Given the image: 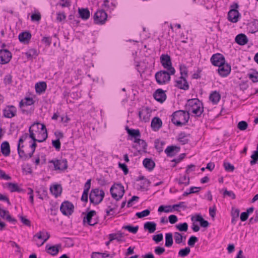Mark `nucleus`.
<instances>
[{
	"mask_svg": "<svg viewBox=\"0 0 258 258\" xmlns=\"http://www.w3.org/2000/svg\"><path fill=\"white\" fill-rule=\"evenodd\" d=\"M42 136V138L41 139H31L32 141H33V143L30 145V147L31 149V151L28 154H26L24 150H23V148L24 146L23 145V143L28 138V133H26L23 134L19 138L17 145V151L19 157L23 160H26L31 158L34 153L35 152L36 148L37 147L36 143H42L45 141L48 137V134L43 133Z\"/></svg>",
	"mask_w": 258,
	"mask_h": 258,
	"instance_id": "1",
	"label": "nucleus"
},
{
	"mask_svg": "<svg viewBox=\"0 0 258 258\" xmlns=\"http://www.w3.org/2000/svg\"><path fill=\"white\" fill-rule=\"evenodd\" d=\"M185 109L187 114L189 115L191 112L197 117H200L204 111L203 103L198 98L188 99L185 105Z\"/></svg>",
	"mask_w": 258,
	"mask_h": 258,
	"instance_id": "2",
	"label": "nucleus"
},
{
	"mask_svg": "<svg viewBox=\"0 0 258 258\" xmlns=\"http://www.w3.org/2000/svg\"><path fill=\"white\" fill-rule=\"evenodd\" d=\"M171 116L172 122L178 126L186 124L189 118V114L186 113L185 110H182L174 112Z\"/></svg>",
	"mask_w": 258,
	"mask_h": 258,
	"instance_id": "3",
	"label": "nucleus"
},
{
	"mask_svg": "<svg viewBox=\"0 0 258 258\" xmlns=\"http://www.w3.org/2000/svg\"><path fill=\"white\" fill-rule=\"evenodd\" d=\"M28 137L31 139L36 138L37 135H40L42 138L43 133L47 134L46 126L43 123L35 122L33 123L29 128Z\"/></svg>",
	"mask_w": 258,
	"mask_h": 258,
	"instance_id": "4",
	"label": "nucleus"
},
{
	"mask_svg": "<svg viewBox=\"0 0 258 258\" xmlns=\"http://www.w3.org/2000/svg\"><path fill=\"white\" fill-rule=\"evenodd\" d=\"M105 192L103 190L98 188H93L89 195L90 202L96 206L99 204L103 200Z\"/></svg>",
	"mask_w": 258,
	"mask_h": 258,
	"instance_id": "5",
	"label": "nucleus"
},
{
	"mask_svg": "<svg viewBox=\"0 0 258 258\" xmlns=\"http://www.w3.org/2000/svg\"><path fill=\"white\" fill-rule=\"evenodd\" d=\"M173 75L174 74H171L170 71L161 70L155 74V78L158 84L165 85L169 83Z\"/></svg>",
	"mask_w": 258,
	"mask_h": 258,
	"instance_id": "6",
	"label": "nucleus"
},
{
	"mask_svg": "<svg viewBox=\"0 0 258 258\" xmlns=\"http://www.w3.org/2000/svg\"><path fill=\"white\" fill-rule=\"evenodd\" d=\"M112 198L116 201L120 200L124 194V186L121 183H114L110 189Z\"/></svg>",
	"mask_w": 258,
	"mask_h": 258,
	"instance_id": "7",
	"label": "nucleus"
},
{
	"mask_svg": "<svg viewBox=\"0 0 258 258\" xmlns=\"http://www.w3.org/2000/svg\"><path fill=\"white\" fill-rule=\"evenodd\" d=\"M160 62L163 67L167 71H170L171 74H175V70L172 67L170 56L166 54H163L160 57Z\"/></svg>",
	"mask_w": 258,
	"mask_h": 258,
	"instance_id": "8",
	"label": "nucleus"
},
{
	"mask_svg": "<svg viewBox=\"0 0 258 258\" xmlns=\"http://www.w3.org/2000/svg\"><path fill=\"white\" fill-rule=\"evenodd\" d=\"M48 163L53 164L55 170L64 171L68 167V161L66 158H61L60 159L55 158L49 160Z\"/></svg>",
	"mask_w": 258,
	"mask_h": 258,
	"instance_id": "9",
	"label": "nucleus"
},
{
	"mask_svg": "<svg viewBox=\"0 0 258 258\" xmlns=\"http://www.w3.org/2000/svg\"><path fill=\"white\" fill-rule=\"evenodd\" d=\"M231 9L228 13V19L232 23H236L238 21L239 18L240 17V14L237 10L239 7L237 3H234L231 6Z\"/></svg>",
	"mask_w": 258,
	"mask_h": 258,
	"instance_id": "10",
	"label": "nucleus"
},
{
	"mask_svg": "<svg viewBox=\"0 0 258 258\" xmlns=\"http://www.w3.org/2000/svg\"><path fill=\"white\" fill-rule=\"evenodd\" d=\"M35 101L31 97H25L24 100H22L19 103V106L22 109L23 113L29 114L33 112L34 107H31L30 109H26L25 107L27 106H31L34 104Z\"/></svg>",
	"mask_w": 258,
	"mask_h": 258,
	"instance_id": "11",
	"label": "nucleus"
},
{
	"mask_svg": "<svg viewBox=\"0 0 258 258\" xmlns=\"http://www.w3.org/2000/svg\"><path fill=\"white\" fill-rule=\"evenodd\" d=\"M93 18L95 24L103 25L107 20V14L105 10L99 9L95 13Z\"/></svg>",
	"mask_w": 258,
	"mask_h": 258,
	"instance_id": "12",
	"label": "nucleus"
},
{
	"mask_svg": "<svg viewBox=\"0 0 258 258\" xmlns=\"http://www.w3.org/2000/svg\"><path fill=\"white\" fill-rule=\"evenodd\" d=\"M74 206L70 201H65L62 202L60 207V211L63 215L69 216L74 212Z\"/></svg>",
	"mask_w": 258,
	"mask_h": 258,
	"instance_id": "13",
	"label": "nucleus"
},
{
	"mask_svg": "<svg viewBox=\"0 0 258 258\" xmlns=\"http://www.w3.org/2000/svg\"><path fill=\"white\" fill-rule=\"evenodd\" d=\"M12 57V53L6 49L0 50V63L5 64L9 63Z\"/></svg>",
	"mask_w": 258,
	"mask_h": 258,
	"instance_id": "14",
	"label": "nucleus"
},
{
	"mask_svg": "<svg viewBox=\"0 0 258 258\" xmlns=\"http://www.w3.org/2000/svg\"><path fill=\"white\" fill-rule=\"evenodd\" d=\"M210 61L213 66L219 67V66L225 62V59L223 54L217 53L212 56Z\"/></svg>",
	"mask_w": 258,
	"mask_h": 258,
	"instance_id": "15",
	"label": "nucleus"
},
{
	"mask_svg": "<svg viewBox=\"0 0 258 258\" xmlns=\"http://www.w3.org/2000/svg\"><path fill=\"white\" fill-rule=\"evenodd\" d=\"M17 114V108L14 105H8L3 110V115L5 117L11 118Z\"/></svg>",
	"mask_w": 258,
	"mask_h": 258,
	"instance_id": "16",
	"label": "nucleus"
},
{
	"mask_svg": "<svg viewBox=\"0 0 258 258\" xmlns=\"http://www.w3.org/2000/svg\"><path fill=\"white\" fill-rule=\"evenodd\" d=\"M231 70V66L225 62L219 66L218 69V73L222 77H226L228 76L230 74Z\"/></svg>",
	"mask_w": 258,
	"mask_h": 258,
	"instance_id": "17",
	"label": "nucleus"
},
{
	"mask_svg": "<svg viewBox=\"0 0 258 258\" xmlns=\"http://www.w3.org/2000/svg\"><path fill=\"white\" fill-rule=\"evenodd\" d=\"M150 109L148 107H143L139 111V117L141 120L145 122L150 120Z\"/></svg>",
	"mask_w": 258,
	"mask_h": 258,
	"instance_id": "18",
	"label": "nucleus"
},
{
	"mask_svg": "<svg viewBox=\"0 0 258 258\" xmlns=\"http://www.w3.org/2000/svg\"><path fill=\"white\" fill-rule=\"evenodd\" d=\"M174 86L176 88L183 90H188L189 89V85L186 78L179 79L175 81Z\"/></svg>",
	"mask_w": 258,
	"mask_h": 258,
	"instance_id": "19",
	"label": "nucleus"
},
{
	"mask_svg": "<svg viewBox=\"0 0 258 258\" xmlns=\"http://www.w3.org/2000/svg\"><path fill=\"white\" fill-rule=\"evenodd\" d=\"M61 247V244H57L55 245H50L47 244L45 246V250L48 254L55 256L57 254Z\"/></svg>",
	"mask_w": 258,
	"mask_h": 258,
	"instance_id": "20",
	"label": "nucleus"
},
{
	"mask_svg": "<svg viewBox=\"0 0 258 258\" xmlns=\"http://www.w3.org/2000/svg\"><path fill=\"white\" fill-rule=\"evenodd\" d=\"M153 96L154 99L161 103L164 102L167 97L165 92L162 89H157L154 92Z\"/></svg>",
	"mask_w": 258,
	"mask_h": 258,
	"instance_id": "21",
	"label": "nucleus"
},
{
	"mask_svg": "<svg viewBox=\"0 0 258 258\" xmlns=\"http://www.w3.org/2000/svg\"><path fill=\"white\" fill-rule=\"evenodd\" d=\"M125 130L128 136L131 138V139H134V141H137L141 136L140 131L139 129L130 128L128 126H125Z\"/></svg>",
	"mask_w": 258,
	"mask_h": 258,
	"instance_id": "22",
	"label": "nucleus"
},
{
	"mask_svg": "<svg viewBox=\"0 0 258 258\" xmlns=\"http://www.w3.org/2000/svg\"><path fill=\"white\" fill-rule=\"evenodd\" d=\"M31 37V34L29 31H25L19 34L18 38L21 42L27 44L30 42Z\"/></svg>",
	"mask_w": 258,
	"mask_h": 258,
	"instance_id": "23",
	"label": "nucleus"
},
{
	"mask_svg": "<svg viewBox=\"0 0 258 258\" xmlns=\"http://www.w3.org/2000/svg\"><path fill=\"white\" fill-rule=\"evenodd\" d=\"M180 150V148L179 147L171 145L168 146L164 152L168 157H172L178 153Z\"/></svg>",
	"mask_w": 258,
	"mask_h": 258,
	"instance_id": "24",
	"label": "nucleus"
},
{
	"mask_svg": "<svg viewBox=\"0 0 258 258\" xmlns=\"http://www.w3.org/2000/svg\"><path fill=\"white\" fill-rule=\"evenodd\" d=\"M0 216L4 219H6L8 222L15 223L17 220L11 217L9 211L4 210L0 207Z\"/></svg>",
	"mask_w": 258,
	"mask_h": 258,
	"instance_id": "25",
	"label": "nucleus"
},
{
	"mask_svg": "<svg viewBox=\"0 0 258 258\" xmlns=\"http://www.w3.org/2000/svg\"><path fill=\"white\" fill-rule=\"evenodd\" d=\"M188 174H179V178H176L175 181L177 182L179 185L183 184L184 186H187L190 183V178Z\"/></svg>",
	"mask_w": 258,
	"mask_h": 258,
	"instance_id": "26",
	"label": "nucleus"
},
{
	"mask_svg": "<svg viewBox=\"0 0 258 258\" xmlns=\"http://www.w3.org/2000/svg\"><path fill=\"white\" fill-rule=\"evenodd\" d=\"M162 121L159 117H154L152 119L151 126L154 131H158L162 127Z\"/></svg>",
	"mask_w": 258,
	"mask_h": 258,
	"instance_id": "27",
	"label": "nucleus"
},
{
	"mask_svg": "<svg viewBox=\"0 0 258 258\" xmlns=\"http://www.w3.org/2000/svg\"><path fill=\"white\" fill-rule=\"evenodd\" d=\"M235 41L239 45H244L247 43L248 39L245 34L240 33L236 36Z\"/></svg>",
	"mask_w": 258,
	"mask_h": 258,
	"instance_id": "28",
	"label": "nucleus"
},
{
	"mask_svg": "<svg viewBox=\"0 0 258 258\" xmlns=\"http://www.w3.org/2000/svg\"><path fill=\"white\" fill-rule=\"evenodd\" d=\"M190 135L185 133V132H181L178 134L177 140L182 145L188 144L189 142Z\"/></svg>",
	"mask_w": 258,
	"mask_h": 258,
	"instance_id": "29",
	"label": "nucleus"
},
{
	"mask_svg": "<svg viewBox=\"0 0 258 258\" xmlns=\"http://www.w3.org/2000/svg\"><path fill=\"white\" fill-rule=\"evenodd\" d=\"M62 188L60 184H56L50 186V191L51 193L57 198L61 194Z\"/></svg>",
	"mask_w": 258,
	"mask_h": 258,
	"instance_id": "30",
	"label": "nucleus"
},
{
	"mask_svg": "<svg viewBox=\"0 0 258 258\" xmlns=\"http://www.w3.org/2000/svg\"><path fill=\"white\" fill-rule=\"evenodd\" d=\"M247 30L248 32L254 34L258 31V20H254L253 21L248 23Z\"/></svg>",
	"mask_w": 258,
	"mask_h": 258,
	"instance_id": "31",
	"label": "nucleus"
},
{
	"mask_svg": "<svg viewBox=\"0 0 258 258\" xmlns=\"http://www.w3.org/2000/svg\"><path fill=\"white\" fill-rule=\"evenodd\" d=\"M78 13L79 17L84 20H88L90 16V13L88 8H79Z\"/></svg>",
	"mask_w": 258,
	"mask_h": 258,
	"instance_id": "32",
	"label": "nucleus"
},
{
	"mask_svg": "<svg viewBox=\"0 0 258 258\" xmlns=\"http://www.w3.org/2000/svg\"><path fill=\"white\" fill-rule=\"evenodd\" d=\"M35 88L36 93L41 94L46 91L47 84L45 82H40L35 84Z\"/></svg>",
	"mask_w": 258,
	"mask_h": 258,
	"instance_id": "33",
	"label": "nucleus"
},
{
	"mask_svg": "<svg viewBox=\"0 0 258 258\" xmlns=\"http://www.w3.org/2000/svg\"><path fill=\"white\" fill-rule=\"evenodd\" d=\"M7 186L11 192H24L25 190L20 187L18 184L16 183L9 182L7 183Z\"/></svg>",
	"mask_w": 258,
	"mask_h": 258,
	"instance_id": "34",
	"label": "nucleus"
},
{
	"mask_svg": "<svg viewBox=\"0 0 258 258\" xmlns=\"http://www.w3.org/2000/svg\"><path fill=\"white\" fill-rule=\"evenodd\" d=\"M1 152L6 157L9 156L11 153L10 146L8 142L5 141L1 144Z\"/></svg>",
	"mask_w": 258,
	"mask_h": 258,
	"instance_id": "35",
	"label": "nucleus"
},
{
	"mask_svg": "<svg viewBox=\"0 0 258 258\" xmlns=\"http://www.w3.org/2000/svg\"><path fill=\"white\" fill-rule=\"evenodd\" d=\"M96 216V212L94 210H91L89 211L84 217L83 222L87 223L88 225L91 224V220L92 219Z\"/></svg>",
	"mask_w": 258,
	"mask_h": 258,
	"instance_id": "36",
	"label": "nucleus"
},
{
	"mask_svg": "<svg viewBox=\"0 0 258 258\" xmlns=\"http://www.w3.org/2000/svg\"><path fill=\"white\" fill-rule=\"evenodd\" d=\"M221 99V95L216 91L212 92L209 96L210 100L213 104H217Z\"/></svg>",
	"mask_w": 258,
	"mask_h": 258,
	"instance_id": "37",
	"label": "nucleus"
},
{
	"mask_svg": "<svg viewBox=\"0 0 258 258\" xmlns=\"http://www.w3.org/2000/svg\"><path fill=\"white\" fill-rule=\"evenodd\" d=\"M25 55L29 60H32L38 55V53L35 48H31L28 50L25 53Z\"/></svg>",
	"mask_w": 258,
	"mask_h": 258,
	"instance_id": "38",
	"label": "nucleus"
},
{
	"mask_svg": "<svg viewBox=\"0 0 258 258\" xmlns=\"http://www.w3.org/2000/svg\"><path fill=\"white\" fill-rule=\"evenodd\" d=\"M144 228L150 233H153L156 229V224L154 222L148 221L144 224Z\"/></svg>",
	"mask_w": 258,
	"mask_h": 258,
	"instance_id": "39",
	"label": "nucleus"
},
{
	"mask_svg": "<svg viewBox=\"0 0 258 258\" xmlns=\"http://www.w3.org/2000/svg\"><path fill=\"white\" fill-rule=\"evenodd\" d=\"M143 163L144 167L149 171L152 170L155 166V162L151 159L147 158L143 160Z\"/></svg>",
	"mask_w": 258,
	"mask_h": 258,
	"instance_id": "40",
	"label": "nucleus"
},
{
	"mask_svg": "<svg viewBox=\"0 0 258 258\" xmlns=\"http://www.w3.org/2000/svg\"><path fill=\"white\" fill-rule=\"evenodd\" d=\"M179 71L180 77L179 79L187 78L188 77L187 67L184 64H180L179 65Z\"/></svg>",
	"mask_w": 258,
	"mask_h": 258,
	"instance_id": "41",
	"label": "nucleus"
},
{
	"mask_svg": "<svg viewBox=\"0 0 258 258\" xmlns=\"http://www.w3.org/2000/svg\"><path fill=\"white\" fill-rule=\"evenodd\" d=\"M134 143H138L139 146L140 147V148L138 150L139 152L143 151L144 152H146L147 144L145 142V140L140 139L139 138L137 141H134Z\"/></svg>",
	"mask_w": 258,
	"mask_h": 258,
	"instance_id": "42",
	"label": "nucleus"
},
{
	"mask_svg": "<svg viewBox=\"0 0 258 258\" xmlns=\"http://www.w3.org/2000/svg\"><path fill=\"white\" fill-rule=\"evenodd\" d=\"M44 233L43 231H39V232L37 233L34 236V237H36L38 239H43V242H42L41 244H43L45 242H46L50 237V234L48 233V232H46V236H44Z\"/></svg>",
	"mask_w": 258,
	"mask_h": 258,
	"instance_id": "43",
	"label": "nucleus"
},
{
	"mask_svg": "<svg viewBox=\"0 0 258 258\" xmlns=\"http://www.w3.org/2000/svg\"><path fill=\"white\" fill-rule=\"evenodd\" d=\"M151 181L149 179L144 180L141 182L140 187L138 188V189L143 191H148L149 189V187Z\"/></svg>",
	"mask_w": 258,
	"mask_h": 258,
	"instance_id": "44",
	"label": "nucleus"
},
{
	"mask_svg": "<svg viewBox=\"0 0 258 258\" xmlns=\"http://www.w3.org/2000/svg\"><path fill=\"white\" fill-rule=\"evenodd\" d=\"M173 243V234L172 233H167L165 234V246L167 247H171Z\"/></svg>",
	"mask_w": 258,
	"mask_h": 258,
	"instance_id": "45",
	"label": "nucleus"
},
{
	"mask_svg": "<svg viewBox=\"0 0 258 258\" xmlns=\"http://www.w3.org/2000/svg\"><path fill=\"white\" fill-rule=\"evenodd\" d=\"M36 192L37 197L40 199L43 200L47 197V191L44 188H40Z\"/></svg>",
	"mask_w": 258,
	"mask_h": 258,
	"instance_id": "46",
	"label": "nucleus"
},
{
	"mask_svg": "<svg viewBox=\"0 0 258 258\" xmlns=\"http://www.w3.org/2000/svg\"><path fill=\"white\" fill-rule=\"evenodd\" d=\"M247 76L253 83L258 82V72L256 71L253 70L251 73L247 74Z\"/></svg>",
	"mask_w": 258,
	"mask_h": 258,
	"instance_id": "47",
	"label": "nucleus"
},
{
	"mask_svg": "<svg viewBox=\"0 0 258 258\" xmlns=\"http://www.w3.org/2000/svg\"><path fill=\"white\" fill-rule=\"evenodd\" d=\"M175 227L180 232H186L188 230V226L186 222H184L176 225Z\"/></svg>",
	"mask_w": 258,
	"mask_h": 258,
	"instance_id": "48",
	"label": "nucleus"
},
{
	"mask_svg": "<svg viewBox=\"0 0 258 258\" xmlns=\"http://www.w3.org/2000/svg\"><path fill=\"white\" fill-rule=\"evenodd\" d=\"M123 229H124L125 230H127L128 231H129L131 233H132L133 234H136L137 233L138 229H139V226H134L131 225H128L126 226H124L122 227Z\"/></svg>",
	"mask_w": 258,
	"mask_h": 258,
	"instance_id": "49",
	"label": "nucleus"
},
{
	"mask_svg": "<svg viewBox=\"0 0 258 258\" xmlns=\"http://www.w3.org/2000/svg\"><path fill=\"white\" fill-rule=\"evenodd\" d=\"M190 252V249L189 247H185L184 248L180 249L178 252V256L184 257L188 255Z\"/></svg>",
	"mask_w": 258,
	"mask_h": 258,
	"instance_id": "50",
	"label": "nucleus"
},
{
	"mask_svg": "<svg viewBox=\"0 0 258 258\" xmlns=\"http://www.w3.org/2000/svg\"><path fill=\"white\" fill-rule=\"evenodd\" d=\"M173 208H172V206H160L158 208L159 212H165V213H169L173 211Z\"/></svg>",
	"mask_w": 258,
	"mask_h": 258,
	"instance_id": "51",
	"label": "nucleus"
},
{
	"mask_svg": "<svg viewBox=\"0 0 258 258\" xmlns=\"http://www.w3.org/2000/svg\"><path fill=\"white\" fill-rule=\"evenodd\" d=\"M114 254H115L114 253H113L112 254H110L107 253L106 252H94L92 253L91 256H92V258H95V256L96 255H100L102 258H105V257H109V258H113Z\"/></svg>",
	"mask_w": 258,
	"mask_h": 258,
	"instance_id": "52",
	"label": "nucleus"
},
{
	"mask_svg": "<svg viewBox=\"0 0 258 258\" xmlns=\"http://www.w3.org/2000/svg\"><path fill=\"white\" fill-rule=\"evenodd\" d=\"M174 238L176 244H179L183 242V235L179 232L174 233Z\"/></svg>",
	"mask_w": 258,
	"mask_h": 258,
	"instance_id": "53",
	"label": "nucleus"
},
{
	"mask_svg": "<svg viewBox=\"0 0 258 258\" xmlns=\"http://www.w3.org/2000/svg\"><path fill=\"white\" fill-rule=\"evenodd\" d=\"M150 214V210L149 209H146L142 212H137L136 214V216L138 218H143L145 217H146Z\"/></svg>",
	"mask_w": 258,
	"mask_h": 258,
	"instance_id": "54",
	"label": "nucleus"
},
{
	"mask_svg": "<svg viewBox=\"0 0 258 258\" xmlns=\"http://www.w3.org/2000/svg\"><path fill=\"white\" fill-rule=\"evenodd\" d=\"M198 241V238L195 236H191L187 241L188 245L190 247H194L195 243Z\"/></svg>",
	"mask_w": 258,
	"mask_h": 258,
	"instance_id": "55",
	"label": "nucleus"
},
{
	"mask_svg": "<svg viewBox=\"0 0 258 258\" xmlns=\"http://www.w3.org/2000/svg\"><path fill=\"white\" fill-rule=\"evenodd\" d=\"M66 19V16L64 12H58L56 13V20L58 22H61L65 20Z\"/></svg>",
	"mask_w": 258,
	"mask_h": 258,
	"instance_id": "56",
	"label": "nucleus"
},
{
	"mask_svg": "<svg viewBox=\"0 0 258 258\" xmlns=\"http://www.w3.org/2000/svg\"><path fill=\"white\" fill-rule=\"evenodd\" d=\"M52 145L57 151H59L61 148V143L60 140L56 139L52 141Z\"/></svg>",
	"mask_w": 258,
	"mask_h": 258,
	"instance_id": "57",
	"label": "nucleus"
},
{
	"mask_svg": "<svg viewBox=\"0 0 258 258\" xmlns=\"http://www.w3.org/2000/svg\"><path fill=\"white\" fill-rule=\"evenodd\" d=\"M12 76L11 74L6 75L4 78V83L5 85H10L12 83Z\"/></svg>",
	"mask_w": 258,
	"mask_h": 258,
	"instance_id": "58",
	"label": "nucleus"
},
{
	"mask_svg": "<svg viewBox=\"0 0 258 258\" xmlns=\"http://www.w3.org/2000/svg\"><path fill=\"white\" fill-rule=\"evenodd\" d=\"M62 8L70 7L71 5V0H59V3L58 4Z\"/></svg>",
	"mask_w": 258,
	"mask_h": 258,
	"instance_id": "59",
	"label": "nucleus"
},
{
	"mask_svg": "<svg viewBox=\"0 0 258 258\" xmlns=\"http://www.w3.org/2000/svg\"><path fill=\"white\" fill-rule=\"evenodd\" d=\"M248 126V124L245 121H241L238 122L237 127L240 131L245 130Z\"/></svg>",
	"mask_w": 258,
	"mask_h": 258,
	"instance_id": "60",
	"label": "nucleus"
},
{
	"mask_svg": "<svg viewBox=\"0 0 258 258\" xmlns=\"http://www.w3.org/2000/svg\"><path fill=\"white\" fill-rule=\"evenodd\" d=\"M41 18V14L39 12L35 13L31 16V19L32 21L39 22Z\"/></svg>",
	"mask_w": 258,
	"mask_h": 258,
	"instance_id": "61",
	"label": "nucleus"
},
{
	"mask_svg": "<svg viewBox=\"0 0 258 258\" xmlns=\"http://www.w3.org/2000/svg\"><path fill=\"white\" fill-rule=\"evenodd\" d=\"M119 168L122 170L124 175H126L128 173V169L127 165L125 163H118Z\"/></svg>",
	"mask_w": 258,
	"mask_h": 258,
	"instance_id": "62",
	"label": "nucleus"
},
{
	"mask_svg": "<svg viewBox=\"0 0 258 258\" xmlns=\"http://www.w3.org/2000/svg\"><path fill=\"white\" fill-rule=\"evenodd\" d=\"M225 169L227 171H233L235 168L234 166L229 162H224L223 164Z\"/></svg>",
	"mask_w": 258,
	"mask_h": 258,
	"instance_id": "63",
	"label": "nucleus"
},
{
	"mask_svg": "<svg viewBox=\"0 0 258 258\" xmlns=\"http://www.w3.org/2000/svg\"><path fill=\"white\" fill-rule=\"evenodd\" d=\"M164 145V143L162 142L158 141L155 142V147L159 152H161L163 151V146Z\"/></svg>",
	"mask_w": 258,
	"mask_h": 258,
	"instance_id": "64",
	"label": "nucleus"
}]
</instances>
